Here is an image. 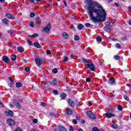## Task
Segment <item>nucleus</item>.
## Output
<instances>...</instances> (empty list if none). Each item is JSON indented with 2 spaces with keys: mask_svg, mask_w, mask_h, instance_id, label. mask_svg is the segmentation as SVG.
Wrapping results in <instances>:
<instances>
[{
  "mask_svg": "<svg viewBox=\"0 0 131 131\" xmlns=\"http://www.w3.org/2000/svg\"><path fill=\"white\" fill-rule=\"evenodd\" d=\"M116 47L117 48V49H120V44L119 43H116Z\"/></svg>",
  "mask_w": 131,
  "mask_h": 131,
  "instance_id": "09e8293b",
  "label": "nucleus"
},
{
  "mask_svg": "<svg viewBox=\"0 0 131 131\" xmlns=\"http://www.w3.org/2000/svg\"><path fill=\"white\" fill-rule=\"evenodd\" d=\"M27 42H28V45H29V46H32V41H31V40H30V39L27 38Z\"/></svg>",
  "mask_w": 131,
  "mask_h": 131,
  "instance_id": "c85d7f7f",
  "label": "nucleus"
},
{
  "mask_svg": "<svg viewBox=\"0 0 131 131\" xmlns=\"http://www.w3.org/2000/svg\"><path fill=\"white\" fill-rule=\"evenodd\" d=\"M53 93L55 96L59 95V92H58V90H54Z\"/></svg>",
  "mask_w": 131,
  "mask_h": 131,
  "instance_id": "2f4dec72",
  "label": "nucleus"
},
{
  "mask_svg": "<svg viewBox=\"0 0 131 131\" xmlns=\"http://www.w3.org/2000/svg\"><path fill=\"white\" fill-rule=\"evenodd\" d=\"M33 45L34 47H35V48H37L38 49H40V48H41V46H40L39 43H34Z\"/></svg>",
  "mask_w": 131,
  "mask_h": 131,
  "instance_id": "393cba45",
  "label": "nucleus"
},
{
  "mask_svg": "<svg viewBox=\"0 0 131 131\" xmlns=\"http://www.w3.org/2000/svg\"><path fill=\"white\" fill-rule=\"evenodd\" d=\"M72 122L74 124H77V120L76 119H73Z\"/></svg>",
  "mask_w": 131,
  "mask_h": 131,
  "instance_id": "79ce46f5",
  "label": "nucleus"
},
{
  "mask_svg": "<svg viewBox=\"0 0 131 131\" xmlns=\"http://www.w3.org/2000/svg\"><path fill=\"white\" fill-rule=\"evenodd\" d=\"M7 18H9V19H15V16L11 15V13L6 14Z\"/></svg>",
  "mask_w": 131,
  "mask_h": 131,
  "instance_id": "2eb2a0df",
  "label": "nucleus"
},
{
  "mask_svg": "<svg viewBox=\"0 0 131 131\" xmlns=\"http://www.w3.org/2000/svg\"><path fill=\"white\" fill-rule=\"evenodd\" d=\"M11 60H12V61H16V60L17 59V56L15 54H12L11 55Z\"/></svg>",
  "mask_w": 131,
  "mask_h": 131,
  "instance_id": "4be33fe9",
  "label": "nucleus"
},
{
  "mask_svg": "<svg viewBox=\"0 0 131 131\" xmlns=\"http://www.w3.org/2000/svg\"><path fill=\"white\" fill-rule=\"evenodd\" d=\"M96 40L98 42H101L102 41V38H101V36H98L96 38Z\"/></svg>",
  "mask_w": 131,
  "mask_h": 131,
  "instance_id": "cd10ccee",
  "label": "nucleus"
},
{
  "mask_svg": "<svg viewBox=\"0 0 131 131\" xmlns=\"http://www.w3.org/2000/svg\"><path fill=\"white\" fill-rule=\"evenodd\" d=\"M36 63L37 66H40L42 64V60L39 58H35Z\"/></svg>",
  "mask_w": 131,
  "mask_h": 131,
  "instance_id": "6e6552de",
  "label": "nucleus"
},
{
  "mask_svg": "<svg viewBox=\"0 0 131 131\" xmlns=\"http://www.w3.org/2000/svg\"><path fill=\"white\" fill-rule=\"evenodd\" d=\"M30 37H37L38 36V34L35 33L34 34H32L31 35H30Z\"/></svg>",
  "mask_w": 131,
  "mask_h": 131,
  "instance_id": "473e14b6",
  "label": "nucleus"
},
{
  "mask_svg": "<svg viewBox=\"0 0 131 131\" xmlns=\"http://www.w3.org/2000/svg\"><path fill=\"white\" fill-rule=\"evenodd\" d=\"M35 22L37 24H40V22H41V20H40V17H38L35 18Z\"/></svg>",
  "mask_w": 131,
  "mask_h": 131,
  "instance_id": "412c9836",
  "label": "nucleus"
},
{
  "mask_svg": "<svg viewBox=\"0 0 131 131\" xmlns=\"http://www.w3.org/2000/svg\"><path fill=\"white\" fill-rule=\"evenodd\" d=\"M6 122L8 125H9L10 126L15 125L16 124V122H15V120H13L12 118L7 119Z\"/></svg>",
  "mask_w": 131,
  "mask_h": 131,
  "instance_id": "f03ea898",
  "label": "nucleus"
},
{
  "mask_svg": "<svg viewBox=\"0 0 131 131\" xmlns=\"http://www.w3.org/2000/svg\"><path fill=\"white\" fill-rule=\"evenodd\" d=\"M67 91H68V92H71V89H70V88L67 86Z\"/></svg>",
  "mask_w": 131,
  "mask_h": 131,
  "instance_id": "bf43d9fd",
  "label": "nucleus"
},
{
  "mask_svg": "<svg viewBox=\"0 0 131 131\" xmlns=\"http://www.w3.org/2000/svg\"><path fill=\"white\" fill-rule=\"evenodd\" d=\"M68 102L70 106H71V107H74V106H75V104L74 103V101H72V100L71 99H69L68 100Z\"/></svg>",
  "mask_w": 131,
  "mask_h": 131,
  "instance_id": "9b49d317",
  "label": "nucleus"
},
{
  "mask_svg": "<svg viewBox=\"0 0 131 131\" xmlns=\"http://www.w3.org/2000/svg\"><path fill=\"white\" fill-rule=\"evenodd\" d=\"M92 25H91V24L90 23H86L85 25V26L86 27H90V26H91Z\"/></svg>",
  "mask_w": 131,
  "mask_h": 131,
  "instance_id": "de8ad7c7",
  "label": "nucleus"
},
{
  "mask_svg": "<svg viewBox=\"0 0 131 131\" xmlns=\"http://www.w3.org/2000/svg\"><path fill=\"white\" fill-rule=\"evenodd\" d=\"M114 24L113 23H110L109 21H107L105 24V27H110V26H113Z\"/></svg>",
  "mask_w": 131,
  "mask_h": 131,
  "instance_id": "dca6fc26",
  "label": "nucleus"
},
{
  "mask_svg": "<svg viewBox=\"0 0 131 131\" xmlns=\"http://www.w3.org/2000/svg\"><path fill=\"white\" fill-rule=\"evenodd\" d=\"M30 17L31 18H33V17H35V13L34 12H31L30 14Z\"/></svg>",
  "mask_w": 131,
  "mask_h": 131,
  "instance_id": "72a5a7b5",
  "label": "nucleus"
},
{
  "mask_svg": "<svg viewBox=\"0 0 131 131\" xmlns=\"http://www.w3.org/2000/svg\"><path fill=\"white\" fill-rule=\"evenodd\" d=\"M63 61H64V62H67V61H68V57L64 56L63 57Z\"/></svg>",
  "mask_w": 131,
  "mask_h": 131,
  "instance_id": "a18cd8bd",
  "label": "nucleus"
},
{
  "mask_svg": "<svg viewBox=\"0 0 131 131\" xmlns=\"http://www.w3.org/2000/svg\"><path fill=\"white\" fill-rule=\"evenodd\" d=\"M13 104H14L17 109H21V104L17 100H14Z\"/></svg>",
  "mask_w": 131,
  "mask_h": 131,
  "instance_id": "1a4fd4ad",
  "label": "nucleus"
},
{
  "mask_svg": "<svg viewBox=\"0 0 131 131\" xmlns=\"http://www.w3.org/2000/svg\"><path fill=\"white\" fill-rule=\"evenodd\" d=\"M40 105H41V106H42L43 107H45V106H46V104L44 102H41Z\"/></svg>",
  "mask_w": 131,
  "mask_h": 131,
  "instance_id": "5fc2aeb1",
  "label": "nucleus"
},
{
  "mask_svg": "<svg viewBox=\"0 0 131 131\" xmlns=\"http://www.w3.org/2000/svg\"><path fill=\"white\" fill-rule=\"evenodd\" d=\"M8 79L11 82H14V80H13L11 77H9Z\"/></svg>",
  "mask_w": 131,
  "mask_h": 131,
  "instance_id": "49530a36",
  "label": "nucleus"
},
{
  "mask_svg": "<svg viewBox=\"0 0 131 131\" xmlns=\"http://www.w3.org/2000/svg\"><path fill=\"white\" fill-rule=\"evenodd\" d=\"M75 40H79V37L78 35H76L74 37Z\"/></svg>",
  "mask_w": 131,
  "mask_h": 131,
  "instance_id": "37998d69",
  "label": "nucleus"
},
{
  "mask_svg": "<svg viewBox=\"0 0 131 131\" xmlns=\"http://www.w3.org/2000/svg\"><path fill=\"white\" fill-rule=\"evenodd\" d=\"M2 21L4 23V24H5V25H8L9 24V20L8 19L5 18L2 19Z\"/></svg>",
  "mask_w": 131,
  "mask_h": 131,
  "instance_id": "6ab92c4d",
  "label": "nucleus"
},
{
  "mask_svg": "<svg viewBox=\"0 0 131 131\" xmlns=\"http://www.w3.org/2000/svg\"><path fill=\"white\" fill-rule=\"evenodd\" d=\"M114 59H115V60H119V59H120V56L116 55L115 56H114Z\"/></svg>",
  "mask_w": 131,
  "mask_h": 131,
  "instance_id": "e433bc0d",
  "label": "nucleus"
},
{
  "mask_svg": "<svg viewBox=\"0 0 131 131\" xmlns=\"http://www.w3.org/2000/svg\"><path fill=\"white\" fill-rule=\"evenodd\" d=\"M86 2L89 5L87 12L90 20L94 23L104 22L106 20V11L103 6L93 0H86Z\"/></svg>",
  "mask_w": 131,
  "mask_h": 131,
  "instance_id": "f257e3e1",
  "label": "nucleus"
},
{
  "mask_svg": "<svg viewBox=\"0 0 131 131\" xmlns=\"http://www.w3.org/2000/svg\"><path fill=\"white\" fill-rule=\"evenodd\" d=\"M69 130L70 131H74V130L73 129V127H72V126H70Z\"/></svg>",
  "mask_w": 131,
  "mask_h": 131,
  "instance_id": "3c124183",
  "label": "nucleus"
},
{
  "mask_svg": "<svg viewBox=\"0 0 131 131\" xmlns=\"http://www.w3.org/2000/svg\"><path fill=\"white\" fill-rule=\"evenodd\" d=\"M2 61L5 62V63H10V59L7 57V56H3Z\"/></svg>",
  "mask_w": 131,
  "mask_h": 131,
  "instance_id": "9d476101",
  "label": "nucleus"
},
{
  "mask_svg": "<svg viewBox=\"0 0 131 131\" xmlns=\"http://www.w3.org/2000/svg\"><path fill=\"white\" fill-rule=\"evenodd\" d=\"M8 85L10 87V88H13V86H14V85L13 84V83H9L8 84Z\"/></svg>",
  "mask_w": 131,
  "mask_h": 131,
  "instance_id": "c03bdc74",
  "label": "nucleus"
},
{
  "mask_svg": "<svg viewBox=\"0 0 131 131\" xmlns=\"http://www.w3.org/2000/svg\"><path fill=\"white\" fill-rule=\"evenodd\" d=\"M118 109L119 110V111H122V106L119 105L118 106Z\"/></svg>",
  "mask_w": 131,
  "mask_h": 131,
  "instance_id": "a19ab883",
  "label": "nucleus"
},
{
  "mask_svg": "<svg viewBox=\"0 0 131 131\" xmlns=\"http://www.w3.org/2000/svg\"><path fill=\"white\" fill-rule=\"evenodd\" d=\"M53 73H54L55 74L58 73V69L57 68H54L52 70Z\"/></svg>",
  "mask_w": 131,
  "mask_h": 131,
  "instance_id": "7c9ffc66",
  "label": "nucleus"
},
{
  "mask_svg": "<svg viewBox=\"0 0 131 131\" xmlns=\"http://www.w3.org/2000/svg\"><path fill=\"white\" fill-rule=\"evenodd\" d=\"M73 113V111L71 110L70 108L67 109L66 112V116H69V115H72V114Z\"/></svg>",
  "mask_w": 131,
  "mask_h": 131,
  "instance_id": "0eeeda50",
  "label": "nucleus"
},
{
  "mask_svg": "<svg viewBox=\"0 0 131 131\" xmlns=\"http://www.w3.org/2000/svg\"><path fill=\"white\" fill-rule=\"evenodd\" d=\"M115 116V115L111 112L105 113V117H107V118H111L112 117H114Z\"/></svg>",
  "mask_w": 131,
  "mask_h": 131,
  "instance_id": "423d86ee",
  "label": "nucleus"
},
{
  "mask_svg": "<svg viewBox=\"0 0 131 131\" xmlns=\"http://www.w3.org/2000/svg\"><path fill=\"white\" fill-rule=\"evenodd\" d=\"M4 114L6 115V116H13L14 115V112L13 111L9 110L8 111H5Z\"/></svg>",
  "mask_w": 131,
  "mask_h": 131,
  "instance_id": "20e7f679",
  "label": "nucleus"
},
{
  "mask_svg": "<svg viewBox=\"0 0 131 131\" xmlns=\"http://www.w3.org/2000/svg\"><path fill=\"white\" fill-rule=\"evenodd\" d=\"M59 129L60 131H66V129L65 128V127H64V126L62 125L59 126Z\"/></svg>",
  "mask_w": 131,
  "mask_h": 131,
  "instance_id": "a878e982",
  "label": "nucleus"
},
{
  "mask_svg": "<svg viewBox=\"0 0 131 131\" xmlns=\"http://www.w3.org/2000/svg\"><path fill=\"white\" fill-rule=\"evenodd\" d=\"M88 67L89 69H90V70H91L92 71H95V66L94 65V64H89L88 65Z\"/></svg>",
  "mask_w": 131,
  "mask_h": 131,
  "instance_id": "ddd939ff",
  "label": "nucleus"
},
{
  "mask_svg": "<svg viewBox=\"0 0 131 131\" xmlns=\"http://www.w3.org/2000/svg\"><path fill=\"white\" fill-rule=\"evenodd\" d=\"M17 51L19 53H23L24 52V49L22 47H17Z\"/></svg>",
  "mask_w": 131,
  "mask_h": 131,
  "instance_id": "a211bd4d",
  "label": "nucleus"
},
{
  "mask_svg": "<svg viewBox=\"0 0 131 131\" xmlns=\"http://www.w3.org/2000/svg\"><path fill=\"white\" fill-rule=\"evenodd\" d=\"M82 62L86 64V65H89L90 63H89V61L85 59V58H82Z\"/></svg>",
  "mask_w": 131,
  "mask_h": 131,
  "instance_id": "b1692460",
  "label": "nucleus"
},
{
  "mask_svg": "<svg viewBox=\"0 0 131 131\" xmlns=\"http://www.w3.org/2000/svg\"><path fill=\"white\" fill-rule=\"evenodd\" d=\"M124 99H128V97L127 95H124Z\"/></svg>",
  "mask_w": 131,
  "mask_h": 131,
  "instance_id": "0e129e2a",
  "label": "nucleus"
},
{
  "mask_svg": "<svg viewBox=\"0 0 131 131\" xmlns=\"http://www.w3.org/2000/svg\"><path fill=\"white\" fill-rule=\"evenodd\" d=\"M112 127L113 128L116 129V128H118V125H117V124H114Z\"/></svg>",
  "mask_w": 131,
  "mask_h": 131,
  "instance_id": "f704fd0d",
  "label": "nucleus"
},
{
  "mask_svg": "<svg viewBox=\"0 0 131 131\" xmlns=\"http://www.w3.org/2000/svg\"><path fill=\"white\" fill-rule=\"evenodd\" d=\"M16 88H21L22 86V83L18 82L16 83Z\"/></svg>",
  "mask_w": 131,
  "mask_h": 131,
  "instance_id": "bb28decb",
  "label": "nucleus"
},
{
  "mask_svg": "<svg viewBox=\"0 0 131 131\" xmlns=\"http://www.w3.org/2000/svg\"><path fill=\"white\" fill-rule=\"evenodd\" d=\"M86 82H90V81H91V79H90L89 78H86Z\"/></svg>",
  "mask_w": 131,
  "mask_h": 131,
  "instance_id": "6e6d98bb",
  "label": "nucleus"
},
{
  "mask_svg": "<svg viewBox=\"0 0 131 131\" xmlns=\"http://www.w3.org/2000/svg\"><path fill=\"white\" fill-rule=\"evenodd\" d=\"M34 25V24L33 23V22H31L30 23L31 27H33Z\"/></svg>",
  "mask_w": 131,
  "mask_h": 131,
  "instance_id": "4d7b16f0",
  "label": "nucleus"
},
{
  "mask_svg": "<svg viewBox=\"0 0 131 131\" xmlns=\"http://www.w3.org/2000/svg\"><path fill=\"white\" fill-rule=\"evenodd\" d=\"M49 115L51 117H56V115L53 113H49Z\"/></svg>",
  "mask_w": 131,
  "mask_h": 131,
  "instance_id": "c9c22d12",
  "label": "nucleus"
},
{
  "mask_svg": "<svg viewBox=\"0 0 131 131\" xmlns=\"http://www.w3.org/2000/svg\"><path fill=\"white\" fill-rule=\"evenodd\" d=\"M127 86H128V88H130V89H131V84H127Z\"/></svg>",
  "mask_w": 131,
  "mask_h": 131,
  "instance_id": "774afa93",
  "label": "nucleus"
},
{
  "mask_svg": "<svg viewBox=\"0 0 131 131\" xmlns=\"http://www.w3.org/2000/svg\"><path fill=\"white\" fill-rule=\"evenodd\" d=\"M66 97H67V95L65 93H63L60 95V98H61V99L65 98Z\"/></svg>",
  "mask_w": 131,
  "mask_h": 131,
  "instance_id": "c756f323",
  "label": "nucleus"
},
{
  "mask_svg": "<svg viewBox=\"0 0 131 131\" xmlns=\"http://www.w3.org/2000/svg\"><path fill=\"white\" fill-rule=\"evenodd\" d=\"M114 5L116 6V7H119V5L117 3H115Z\"/></svg>",
  "mask_w": 131,
  "mask_h": 131,
  "instance_id": "680f3d73",
  "label": "nucleus"
},
{
  "mask_svg": "<svg viewBox=\"0 0 131 131\" xmlns=\"http://www.w3.org/2000/svg\"><path fill=\"white\" fill-rule=\"evenodd\" d=\"M104 31H106V32H108V33L111 32V29H110V27H104Z\"/></svg>",
  "mask_w": 131,
  "mask_h": 131,
  "instance_id": "aec40b11",
  "label": "nucleus"
},
{
  "mask_svg": "<svg viewBox=\"0 0 131 131\" xmlns=\"http://www.w3.org/2000/svg\"><path fill=\"white\" fill-rule=\"evenodd\" d=\"M33 122L34 123H36L37 122V119H33Z\"/></svg>",
  "mask_w": 131,
  "mask_h": 131,
  "instance_id": "864d4df0",
  "label": "nucleus"
},
{
  "mask_svg": "<svg viewBox=\"0 0 131 131\" xmlns=\"http://www.w3.org/2000/svg\"><path fill=\"white\" fill-rule=\"evenodd\" d=\"M62 36L65 38V39H67V38L69 37L68 34L66 33V32H64L62 34Z\"/></svg>",
  "mask_w": 131,
  "mask_h": 131,
  "instance_id": "5701e85b",
  "label": "nucleus"
},
{
  "mask_svg": "<svg viewBox=\"0 0 131 131\" xmlns=\"http://www.w3.org/2000/svg\"><path fill=\"white\" fill-rule=\"evenodd\" d=\"M30 3H31V4L34 3V0H29Z\"/></svg>",
  "mask_w": 131,
  "mask_h": 131,
  "instance_id": "e2e57ef3",
  "label": "nucleus"
},
{
  "mask_svg": "<svg viewBox=\"0 0 131 131\" xmlns=\"http://www.w3.org/2000/svg\"><path fill=\"white\" fill-rule=\"evenodd\" d=\"M110 95H111V98H114V96H113V95H112V93H110Z\"/></svg>",
  "mask_w": 131,
  "mask_h": 131,
  "instance_id": "69168bd1",
  "label": "nucleus"
},
{
  "mask_svg": "<svg viewBox=\"0 0 131 131\" xmlns=\"http://www.w3.org/2000/svg\"><path fill=\"white\" fill-rule=\"evenodd\" d=\"M63 4H64L65 7H67V3H66V1H63Z\"/></svg>",
  "mask_w": 131,
  "mask_h": 131,
  "instance_id": "052dcab7",
  "label": "nucleus"
},
{
  "mask_svg": "<svg viewBox=\"0 0 131 131\" xmlns=\"http://www.w3.org/2000/svg\"><path fill=\"white\" fill-rule=\"evenodd\" d=\"M83 28H84V26H83L81 24H79L77 26V29H78V30H81V29H83Z\"/></svg>",
  "mask_w": 131,
  "mask_h": 131,
  "instance_id": "4468645a",
  "label": "nucleus"
},
{
  "mask_svg": "<svg viewBox=\"0 0 131 131\" xmlns=\"http://www.w3.org/2000/svg\"><path fill=\"white\" fill-rule=\"evenodd\" d=\"M47 55H50L51 54V50H47L46 52Z\"/></svg>",
  "mask_w": 131,
  "mask_h": 131,
  "instance_id": "603ef678",
  "label": "nucleus"
},
{
  "mask_svg": "<svg viewBox=\"0 0 131 131\" xmlns=\"http://www.w3.org/2000/svg\"><path fill=\"white\" fill-rule=\"evenodd\" d=\"M14 131H22L20 128H17Z\"/></svg>",
  "mask_w": 131,
  "mask_h": 131,
  "instance_id": "13d9d810",
  "label": "nucleus"
},
{
  "mask_svg": "<svg viewBox=\"0 0 131 131\" xmlns=\"http://www.w3.org/2000/svg\"><path fill=\"white\" fill-rule=\"evenodd\" d=\"M109 84H115V79L114 78H111L108 79Z\"/></svg>",
  "mask_w": 131,
  "mask_h": 131,
  "instance_id": "f8f14e48",
  "label": "nucleus"
},
{
  "mask_svg": "<svg viewBox=\"0 0 131 131\" xmlns=\"http://www.w3.org/2000/svg\"><path fill=\"white\" fill-rule=\"evenodd\" d=\"M87 115H88L89 117H90L91 119H96L97 118L96 117V115L95 114L89 111L86 112Z\"/></svg>",
  "mask_w": 131,
  "mask_h": 131,
  "instance_id": "39448f33",
  "label": "nucleus"
},
{
  "mask_svg": "<svg viewBox=\"0 0 131 131\" xmlns=\"http://www.w3.org/2000/svg\"><path fill=\"white\" fill-rule=\"evenodd\" d=\"M77 131H83V129L81 128H79Z\"/></svg>",
  "mask_w": 131,
  "mask_h": 131,
  "instance_id": "338daca9",
  "label": "nucleus"
},
{
  "mask_svg": "<svg viewBox=\"0 0 131 131\" xmlns=\"http://www.w3.org/2000/svg\"><path fill=\"white\" fill-rule=\"evenodd\" d=\"M92 131H100V130L97 127H94L92 128Z\"/></svg>",
  "mask_w": 131,
  "mask_h": 131,
  "instance_id": "4c0bfd02",
  "label": "nucleus"
},
{
  "mask_svg": "<svg viewBox=\"0 0 131 131\" xmlns=\"http://www.w3.org/2000/svg\"><path fill=\"white\" fill-rule=\"evenodd\" d=\"M51 84L52 85H58V81H57V79H54L52 80Z\"/></svg>",
  "mask_w": 131,
  "mask_h": 131,
  "instance_id": "f3484780",
  "label": "nucleus"
},
{
  "mask_svg": "<svg viewBox=\"0 0 131 131\" xmlns=\"http://www.w3.org/2000/svg\"><path fill=\"white\" fill-rule=\"evenodd\" d=\"M8 34H13L14 33V31L12 30H9L8 31Z\"/></svg>",
  "mask_w": 131,
  "mask_h": 131,
  "instance_id": "ea45409f",
  "label": "nucleus"
},
{
  "mask_svg": "<svg viewBox=\"0 0 131 131\" xmlns=\"http://www.w3.org/2000/svg\"><path fill=\"white\" fill-rule=\"evenodd\" d=\"M51 29H52V25L51 24H48L45 28L43 29V31L48 33V32H50V30H51Z\"/></svg>",
  "mask_w": 131,
  "mask_h": 131,
  "instance_id": "7ed1b4c3",
  "label": "nucleus"
},
{
  "mask_svg": "<svg viewBox=\"0 0 131 131\" xmlns=\"http://www.w3.org/2000/svg\"><path fill=\"white\" fill-rule=\"evenodd\" d=\"M25 71H26V72H29V71H30V68L29 67H26L25 69Z\"/></svg>",
  "mask_w": 131,
  "mask_h": 131,
  "instance_id": "58836bf2",
  "label": "nucleus"
},
{
  "mask_svg": "<svg viewBox=\"0 0 131 131\" xmlns=\"http://www.w3.org/2000/svg\"><path fill=\"white\" fill-rule=\"evenodd\" d=\"M4 103L0 101V108H4Z\"/></svg>",
  "mask_w": 131,
  "mask_h": 131,
  "instance_id": "8fccbe9b",
  "label": "nucleus"
}]
</instances>
